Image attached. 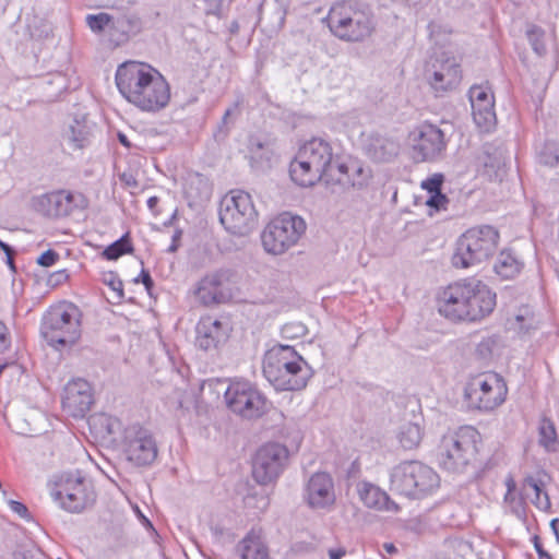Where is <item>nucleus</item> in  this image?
<instances>
[{
    "label": "nucleus",
    "instance_id": "nucleus-7",
    "mask_svg": "<svg viewBox=\"0 0 559 559\" xmlns=\"http://www.w3.org/2000/svg\"><path fill=\"white\" fill-rule=\"evenodd\" d=\"M219 221L233 235H249L258 224V212L251 195L242 190L227 193L221 202Z\"/></svg>",
    "mask_w": 559,
    "mask_h": 559
},
{
    "label": "nucleus",
    "instance_id": "nucleus-52",
    "mask_svg": "<svg viewBox=\"0 0 559 559\" xmlns=\"http://www.w3.org/2000/svg\"><path fill=\"white\" fill-rule=\"evenodd\" d=\"M533 543H534V548H535V550H536V552H537V555H538V559H552V557L550 556V554H549V552H547V551L544 549V547H543V545H542V543H540V539H539V537H538L537 535H535V536L533 537Z\"/></svg>",
    "mask_w": 559,
    "mask_h": 559
},
{
    "label": "nucleus",
    "instance_id": "nucleus-10",
    "mask_svg": "<svg viewBox=\"0 0 559 559\" xmlns=\"http://www.w3.org/2000/svg\"><path fill=\"white\" fill-rule=\"evenodd\" d=\"M305 230L306 223L301 217L283 213L264 228L262 245L269 253L282 254L298 241Z\"/></svg>",
    "mask_w": 559,
    "mask_h": 559
},
{
    "label": "nucleus",
    "instance_id": "nucleus-15",
    "mask_svg": "<svg viewBox=\"0 0 559 559\" xmlns=\"http://www.w3.org/2000/svg\"><path fill=\"white\" fill-rule=\"evenodd\" d=\"M288 461L285 445L271 442L262 445L252 462V476L257 483L267 485L274 481L284 471Z\"/></svg>",
    "mask_w": 559,
    "mask_h": 559
},
{
    "label": "nucleus",
    "instance_id": "nucleus-62",
    "mask_svg": "<svg viewBox=\"0 0 559 559\" xmlns=\"http://www.w3.org/2000/svg\"><path fill=\"white\" fill-rule=\"evenodd\" d=\"M550 527L556 535L557 542L559 543V519L551 520Z\"/></svg>",
    "mask_w": 559,
    "mask_h": 559
},
{
    "label": "nucleus",
    "instance_id": "nucleus-41",
    "mask_svg": "<svg viewBox=\"0 0 559 559\" xmlns=\"http://www.w3.org/2000/svg\"><path fill=\"white\" fill-rule=\"evenodd\" d=\"M13 559H46L45 554L35 546L20 547L13 552Z\"/></svg>",
    "mask_w": 559,
    "mask_h": 559
},
{
    "label": "nucleus",
    "instance_id": "nucleus-3",
    "mask_svg": "<svg viewBox=\"0 0 559 559\" xmlns=\"http://www.w3.org/2000/svg\"><path fill=\"white\" fill-rule=\"evenodd\" d=\"M330 31L345 41H362L369 37L374 23L370 11L354 0L334 4L328 15Z\"/></svg>",
    "mask_w": 559,
    "mask_h": 559
},
{
    "label": "nucleus",
    "instance_id": "nucleus-8",
    "mask_svg": "<svg viewBox=\"0 0 559 559\" xmlns=\"http://www.w3.org/2000/svg\"><path fill=\"white\" fill-rule=\"evenodd\" d=\"M52 499L71 513H81L96 499L92 483L79 471L58 476L51 489Z\"/></svg>",
    "mask_w": 559,
    "mask_h": 559
},
{
    "label": "nucleus",
    "instance_id": "nucleus-28",
    "mask_svg": "<svg viewBox=\"0 0 559 559\" xmlns=\"http://www.w3.org/2000/svg\"><path fill=\"white\" fill-rule=\"evenodd\" d=\"M298 152L312 163L314 168H319L326 176H332L333 170V148L330 142L321 138H312L304 143Z\"/></svg>",
    "mask_w": 559,
    "mask_h": 559
},
{
    "label": "nucleus",
    "instance_id": "nucleus-14",
    "mask_svg": "<svg viewBox=\"0 0 559 559\" xmlns=\"http://www.w3.org/2000/svg\"><path fill=\"white\" fill-rule=\"evenodd\" d=\"M122 445L127 460L135 466L151 465L158 454L153 433L138 424L124 429Z\"/></svg>",
    "mask_w": 559,
    "mask_h": 559
},
{
    "label": "nucleus",
    "instance_id": "nucleus-45",
    "mask_svg": "<svg viewBox=\"0 0 559 559\" xmlns=\"http://www.w3.org/2000/svg\"><path fill=\"white\" fill-rule=\"evenodd\" d=\"M105 283L117 294L118 299L123 298L122 281L115 273H109Z\"/></svg>",
    "mask_w": 559,
    "mask_h": 559
},
{
    "label": "nucleus",
    "instance_id": "nucleus-21",
    "mask_svg": "<svg viewBox=\"0 0 559 559\" xmlns=\"http://www.w3.org/2000/svg\"><path fill=\"white\" fill-rule=\"evenodd\" d=\"M361 146L365 155L377 164L392 163L401 152V142L397 138L379 131L361 133Z\"/></svg>",
    "mask_w": 559,
    "mask_h": 559
},
{
    "label": "nucleus",
    "instance_id": "nucleus-6",
    "mask_svg": "<svg viewBox=\"0 0 559 559\" xmlns=\"http://www.w3.org/2000/svg\"><path fill=\"white\" fill-rule=\"evenodd\" d=\"M478 431L472 426H464L442 438L438 460L443 469L463 473L475 460Z\"/></svg>",
    "mask_w": 559,
    "mask_h": 559
},
{
    "label": "nucleus",
    "instance_id": "nucleus-36",
    "mask_svg": "<svg viewBox=\"0 0 559 559\" xmlns=\"http://www.w3.org/2000/svg\"><path fill=\"white\" fill-rule=\"evenodd\" d=\"M133 246L130 240L129 233L124 234L118 240L109 245L104 251L103 257L107 260L114 261L119 259L126 253H132Z\"/></svg>",
    "mask_w": 559,
    "mask_h": 559
},
{
    "label": "nucleus",
    "instance_id": "nucleus-47",
    "mask_svg": "<svg viewBox=\"0 0 559 559\" xmlns=\"http://www.w3.org/2000/svg\"><path fill=\"white\" fill-rule=\"evenodd\" d=\"M272 10L273 13L276 15L277 27H283L287 13L286 4L283 1H275Z\"/></svg>",
    "mask_w": 559,
    "mask_h": 559
},
{
    "label": "nucleus",
    "instance_id": "nucleus-58",
    "mask_svg": "<svg viewBox=\"0 0 559 559\" xmlns=\"http://www.w3.org/2000/svg\"><path fill=\"white\" fill-rule=\"evenodd\" d=\"M120 180L128 187L138 186L136 179L131 174L123 173L122 175H120Z\"/></svg>",
    "mask_w": 559,
    "mask_h": 559
},
{
    "label": "nucleus",
    "instance_id": "nucleus-51",
    "mask_svg": "<svg viewBox=\"0 0 559 559\" xmlns=\"http://www.w3.org/2000/svg\"><path fill=\"white\" fill-rule=\"evenodd\" d=\"M10 345L9 332L5 324L0 321V352L5 350Z\"/></svg>",
    "mask_w": 559,
    "mask_h": 559
},
{
    "label": "nucleus",
    "instance_id": "nucleus-25",
    "mask_svg": "<svg viewBox=\"0 0 559 559\" xmlns=\"http://www.w3.org/2000/svg\"><path fill=\"white\" fill-rule=\"evenodd\" d=\"M472 115L475 123L484 131H489L496 123L495 99L490 91L483 86L469 90Z\"/></svg>",
    "mask_w": 559,
    "mask_h": 559
},
{
    "label": "nucleus",
    "instance_id": "nucleus-43",
    "mask_svg": "<svg viewBox=\"0 0 559 559\" xmlns=\"http://www.w3.org/2000/svg\"><path fill=\"white\" fill-rule=\"evenodd\" d=\"M444 177L442 174H435L421 182V188L427 190L429 194L441 191Z\"/></svg>",
    "mask_w": 559,
    "mask_h": 559
},
{
    "label": "nucleus",
    "instance_id": "nucleus-63",
    "mask_svg": "<svg viewBox=\"0 0 559 559\" xmlns=\"http://www.w3.org/2000/svg\"><path fill=\"white\" fill-rule=\"evenodd\" d=\"M118 140L127 148H130L132 146L131 142L129 141L128 136L124 133L119 132Z\"/></svg>",
    "mask_w": 559,
    "mask_h": 559
},
{
    "label": "nucleus",
    "instance_id": "nucleus-35",
    "mask_svg": "<svg viewBox=\"0 0 559 559\" xmlns=\"http://www.w3.org/2000/svg\"><path fill=\"white\" fill-rule=\"evenodd\" d=\"M421 428L417 424L407 423L401 427L399 440L406 450L416 448L421 441Z\"/></svg>",
    "mask_w": 559,
    "mask_h": 559
},
{
    "label": "nucleus",
    "instance_id": "nucleus-17",
    "mask_svg": "<svg viewBox=\"0 0 559 559\" xmlns=\"http://www.w3.org/2000/svg\"><path fill=\"white\" fill-rule=\"evenodd\" d=\"M425 75L437 94L455 90L462 80L460 63L454 57H449L444 52L440 57L431 59L425 70Z\"/></svg>",
    "mask_w": 559,
    "mask_h": 559
},
{
    "label": "nucleus",
    "instance_id": "nucleus-20",
    "mask_svg": "<svg viewBox=\"0 0 559 559\" xmlns=\"http://www.w3.org/2000/svg\"><path fill=\"white\" fill-rule=\"evenodd\" d=\"M472 292L468 280L450 284L438 299L440 314L452 321H468V301Z\"/></svg>",
    "mask_w": 559,
    "mask_h": 559
},
{
    "label": "nucleus",
    "instance_id": "nucleus-22",
    "mask_svg": "<svg viewBox=\"0 0 559 559\" xmlns=\"http://www.w3.org/2000/svg\"><path fill=\"white\" fill-rule=\"evenodd\" d=\"M169 99V84L162 73L156 70L148 83L131 99L130 104L143 111L156 112L165 108Z\"/></svg>",
    "mask_w": 559,
    "mask_h": 559
},
{
    "label": "nucleus",
    "instance_id": "nucleus-26",
    "mask_svg": "<svg viewBox=\"0 0 559 559\" xmlns=\"http://www.w3.org/2000/svg\"><path fill=\"white\" fill-rule=\"evenodd\" d=\"M468 285L472 288L468 301V321H479L490 314L496 307V294L476 278H468Z\"/></svg>",
    "mask_w": 559,
    "mask_h": 559
},
{
    "label": "nucleus",
    "instance_id": "nucleus-53",
    "mask_svg": "<svg viewBox=\"0 0 559 559\" xmlns=\"http://www.w3.org/2000/svg\"><path fill=\"white\" fill-rule=\"evenodd\" d=\"M525 486L533 489L536 496L537 503H539L542 486L532 476L525 478Z\"/></svg>",
    "mask_w": 559,
    "mask_h": 559
},
{
    "label": "nucleus",
    "instance_id": "nucleus-9",
    "mask_svg": "<svg viewBox=\"0 0 559 559\" xmlns=\"http://www.w3.org/2000/svg\"><path fill=\"white\" fill-rule=\"evenodd\" d=\"M508 388L496 372L478 374L472 378L465 388V400L469 407L489 412L500 406L507 396Z\"/></svg>",
    "mask_w": 559,
    "mask_h": 559
},
{
    "label": "nucleus",
    "instance_id": "nucleus-42",
    "mask_svg": "<svg viewBox=\"0 0 559 559\" xmlns=\"http://www.w3.org/2000/svg\"><path fill=\"white\" fill-rule=\"evenodd\" d=\"M204 3V13L206 15H213L217 19H223L224 14V3L223 0H202Z\"/></svg>",
    "mask_w": 559,
    "mask_h": 559
},
{
    "label": "nucleus",
    "instance_id": "nucleus-38",
    "mask_svg": "<svg viewBox=\"0 0 559 559\" xmlns=\"http://www.w3.org/2000/svg\"><path fill=\"white\" fill-rule=\"evenodd\" d=\"M539 443L548 451H556L558 447L557 431L549 419H543L539 426Z\"/></svg>",
    "mask_w": 559,
    "mask_h": 559
},
{
    "label": "nucleus",
    "instance_id": "nucleus-56",
    "mask_svg": "<svg viewBox=\"0 0 559 559\" xmlns=\"http://www.w3.org/2000/svg\"><path fill=\"white\" fill-rule=\"evenodd\" d=\"M181 230H176L175 234L173 235V238H171V245L169 246V248L167 249L168 252L170 253H174L178 250L179 248V243H178V240L180 239L181 237Z\"/></svg>",
    "mask_w": 559,
    "mask_h": 559
},
{
    "label": "nucleus",
    "instance_id": "nucleus-54",
    "mask_svg": "<svg viewBox=\"0 0 559 559\" xmlns=\"http://www.w3.org/2000/svg\"><path fill=\"white\" fill-rule=\"evenodd\" d=\"M355 173L358 176H364V178H361L357 181H353V186H358V187L365 186L367 183V179L369 178V174L362 167H356Z\"/></svg>",
    "mask_w": 559,
    "mask_h": 559
},
{
    "label": "nucleus",
    "instance_id": "nucleus-59",
    "mask_svg": "<svg viewBox=\"0 0 559 559\" xmlns=\"http://www.w3.org/2000/svg\"><path fill=\"white\" fill-rule=\"evenodd\" d=\"M49 83H55L58 85L59 87V91L61 92L62 90H66L67 88V85H66V78L61 74V73H57L53 75L52 80L49 81Z\"/></svg>",
    "mask_w": 559,
    "mask_h": 559
},
{
    "label": "nucleus",
    "instance_id": "nucleus-11",
    "mask_svg": "<svg viewBox=\"0 0 559 559\" xmlns=\"http://www.w3.org/2000/svg\"><path fill=\"white\" fill-rule=\"evenodd\" d=\"M158 19L159 12L154 10L146 12L136 10L118 11L114 14L110 28V45L121 47L128 44L145 29L154 27Z\"/></svg>",
    "mask_w": 559,
    "mask_h": 559
},
{
    "label": "nucleus",
    "instance_id": "nucleus-40",
    "mask_svg": "<svg viewBox=\"0 0 559 559\" xmlns=\"http://www.w3.org/2000/svg\"><path fill=\"white\" fill-rule=\"evenodd\" d=\"M538 160L540 164L549 167L557 166L559 163V147L555 142H547L544 144L538 153Z\"/></svg>",
    "mask_w": 559,
    "mask_h": 559
},
{
    "label": "nucleus",
    "instance_id": "nucleus-57",
    "mask_svg": "<svg viewBox=\"0 0 559 559\" xmlns=\"http://www.w3.org/2000/svg\"><path fill=\"white\" fill-rule=\"evenodd\" d=\"M264 150V144L259 140H251L249 151L252 155H258L260 151Z\"/></svg>",
    "mask_w": 559,
    "mask_h": 559
},
{
    "label": "nucleus",
    "instance_id": "nucleus-50",
    "mask_svg": "<svg viewBox=\"0 0 559 559\" xmlns=\"http://www.w3.org/2000/svg\"><path fill=\"white\" fill-rule=\"evenodd\" d=\"M140 281L143 283V285L145 286L146 290L150 293V292H151V289H152V288H153V286H154V282H153V280H152V277H151V275H150L148 271H146V270L142 269V271H141V273H140V276H139V277H136V278L134 280V282H135V283H139Z\"/></svg>",
    "mask_w": 559,
    "mask_h": 559
},
{
    "label": "nucleus",
    "instance_id": "nucleus-1",
    "mask_svg": "<svg viewBox=\"0 0 559 559\" xmlns=\"http://www.w3.org/2000/svg\"><path fill=\"white\" fill-rule=\"evenodd\" d=\"M263 374L276 391H298L306 388L313 370L293 346L278 344L265 353Z\"/></svg>",
    "mask_w": 559,
    "mask_h": 559
},
{
    "label": "nucleus",
    "instance_id": "nucleus-44",
    "mask_svg": "<svg viewBox=\"0 0 559 559\" xmlns=\"http://www.w3.org/2000/svg\"><path fill=\"white\" fill-rule=\"evenodd\" d=\"M448 203V197L441 191L431 193L428 200L426 201V205L436 211L445 210Z\"/></svg>",
    "mask_w": 559,
    "mask_h": 559
},
{
    "label": "nucleus",
    "instance_id": "nucleus-46",
    "mask_svg": "<svg viewBox=\"0 0 559 559\" xmlns=\"http://www.w3.org/2000/svg\"><path fill=\"white\" fill-rule=\"evenodd\" d=\"M59 259V254L52 250V249H49L45 252H43L38 259H37V263L41 266H51L53 265Z\"/></svg>",
    "mask_w": 559,
    "mask_h": 559
},
{
    "label": "nucleus",
    "instance_id": "nucleus-16",
    "mask_svg": "<svg viewBox=\"0 0 559 559\" xmlns=\"http://www.w3.org/2000/svg\"><path fill=\"white\" fill-rule=\"evenodd\" d=\"M413 159L416 163L436 162L447 150L444 132L432 123H424L413 133Z\"/></svg>",
    "mask_w": 559,
    "mask_h": 559
},
{
    "label": "nucleus",
    "instance_id": "nucleus-24",
    "mask_svg": "<svg viewBox=\"0 0 559 559\" xmlns=\"http://www.w3.org/2000/svg\"><path fill=\"white\" fill-rule=\"evenodd\" d=\"M93 404L91 384L84 379L70 381L64 388L63 409L74 418L84 417Z\"/></svg>",
    "mask_w": 559,
    "mask_h": 559
},
{
    "label": "nucleus",
    "instance_id": "nucleus-55",
    "mask_svg": "<svg viewBox=\"0 0 559 559\" xmlns=\"http://www.w3.org/2000/svg\"><path fill=\"white\" fill-rule=\"evenodd\" d=\"M231 115V109H227L222 118V122L221 124L218 126V133L216 134L217 135H223V136H226L227 133H228V129L225 128L226 123H227V119L229 118V116Z\"/></svg>",
    "mask_w": 559,
    "mask_h": 559
},
{
    "label": "nucleus",
    "instance_id": "nucleus-27",
    "mask_svg": "<svg viewBox=\"0 0 559 559\" xmlns=\"http://www.w3.org/2000/svg\"><path fill=\"white\" fill-rule=\"evenodd\" d=\"M195 345L202 350L216 349L228 338L227 326L217 319L203 317L195 326Z\"/></svg>",
    "mask_w": 559,
    "mask_h": 559
},
{
    "label": "nucleus",
    "instance_id": "nucleus-4",
    "mask_svg": "<svg viewBox=\"0 0 559 559\" xmlns=\"http://www.w3.org/2000/svg\"><path fill=\"white\" fill-rule=\"evenodd\" d=\"M499 239L498 229L490 225L467 229L456 241L455 252L452 257L453 266L467 269L486 261L497 251Z\"/></svg>",
    "mask_w": 559,
    "mask_h": 559
},
{
    "label": "nucleus",
    "instance_id": "nucleus-19",
    "mask_svg": "<svg viewBox=\"0 0 559 559\" xmlns=\"http://www.w3.org/2000/svg\"><path fill=\"white\" fill-rule=\"evenodd\" d=\"M155 68L145 62L126 61L118 66L115 81L119 93L130 103L148 83Z\"/></svg>",
    "mask_w": 559,
    "mask_h": 559
},
{
    "label": "nucleus",
    "instance_id": "nucleus-30",
    "mask_svg": "<svg viewBox=\"0 0 559 559\" xmlns=\"http://www.w3.org/2000/svg\"><path fill=\"white\" fill-rule=\"evenodd\" d=\"M302 157L304 156L297 152V155L290 163L289 175L296 185L300 187H312L326 175L319 168H314L312 163Z\"/></svg>",
    "mask_w": 559,
    "mask_h": 559
},
{
    "label": "nucleus",
    "instance_id": "nucleus-23",
    "mask_svg": "<svg viewBox=\"0 0 559 559\" xmlns=\"http://www.w3.org/2000/svg\"><path fill=\"white\" fill-rule=\"evenodd\" d=\"M304 500L313 510L334 506L336 496L332 476L325 472L312 474L305 485Z\"/></svg>",
    "mask_w": 559,
    "mask_h": 559
},
{
    "label": "nucleus",
    "instance_id": "nucleus-34",
    "mask_svg": "<svg viewBox=\"0 0 559 559\" xmlns=\"http://www.w3.org/2000/svg\"><path fill=\"white\" fill-rule=\"evenodd\" d=\"M90 425L97 429L103 437L116 435L121 427L120 420L107 414L94 415L88 420Z\"/></svg>",
    "mask_w": 559,
    "mask_h": 559
},
{
    "label": "nucleus",
    "instance_id": "nucleus-33",
    "mask_svg": "<svg viewBox=\"0 0 559 559\" xmlns=\"http://www.w3.org/2000/svg\"><path fill=\"white\" fill-rule=\"evenodd\" d=\"M93 128L94 124H90L85 120H75L74 123L70 126L68 132V140L72 147L75 150H82L90 145L93 136Z\"/></svg>",
    "mask_w": 559,
    "mask_h": 559
},
{
    "label": "nucleus",
    "instance_id": "nucleus-48",
    "mask_svg": "<svg viewBox=\"0 0 559 559\" xmlns=\"http://www.w3.org/2000/svg\"><path fill=\"white\" fill-rule=\"evenodd\" d=\"M9 506L11 510L14 513L19 514L22 519L31 520V514L28 512L27 507L24 503L16 500H9Z\"/></svg>",
    "mask_w": 559,
    "mask_h": 559
},
{
    "label": "nucleus",
    "instance_id": "nucleus-39",
    "mask_svg": "<svg viewBox=\"0 0 559 559\" xmlns=\"http://www.w3.org/2000/svg\"><path fill=\"white\" fill-rule=\"evenodd\" d=\"M526 37L533 48V50L538 56H544L547 52L544 38H545V31L534 24H530L526 27Z\"/></svg>",
    "mask_w": 559,
    "mask_h": 559
},
{
    "label": "nucleus",
    "instance_id": "nucleus-64",
    "mask_svg": "<svg viewBox=\"0 0 559 559\" xmlns=\"http://www.w3.org/2000/svg\"><path fill=\"white\" fill-rule=\"evenodd\" d=\"M383 549L390 555H393L397 551V548L392 543L383 544Z\"/></svg>",
    "mask_w": 559,
    "mask_h": 559
},
{
    "label": "nucleus",
    "instance_id": "nucleus-49",
    "mask_svg": "<svg viewBox=\"0 0 559 559\" xmlns=\"http://www.w3.org/2000/svg\"><path fill=\"white\" fill-rule=\"evenodd\" d=\"M68 280V274L66 270L57 271L49 275L47 284L51 287H56L61 285Z\"/></svg>",
    "mask_w": 559,
    "mask_h": 559
},
{
    "label": "nucleus",
    "instance_id": "nucleus-13",
    "mask_svg": "<svg viewBox=\"0 0 559 559\" xmlns=\"http://www.w3.org/2000/svg\"><path fill=\"white\" fill-rule=\"evenodd\" d=\"M33 209L51 218L71 215L74 211H83L88 206V200L81 192L58 190L38 195L32 201Z\"/></svg>",
    "mask_w": 559,
    "mask_h": 559
},
{
    "label": "nucleus",
    "instance_id": "nucleus-60",
    "mask_svg": "<svg viewBox=\"0 0 559 559\" xmlns=\"http://www.w3.org/2000/svg\"><path fill=\"white\" fill-rule=\"evenodd\" d=\"M345 556L344 549H331L329 550V558L330 559H342Z\"/></svg>",
    "mask_w": 559,
    "mask_h": 559
},
{
    "label": "nucleus",
    "instance_id": "nucleus-61",
    "mask_svg": "<svg viewBox=\"0 0 559 559\" xmlns=\"http://www.w3.org/2000/svg\"><path fill=\"white\" fill-rule=\"evenodd\" d=\"M0 249L5 253L7 258L11 260V254H14L12 247L0 240Z\"/></svg>",
    "mask_w": 559,
    "mask_h": 559
},
{
    "label": "nucleus",
    "instance_id": "nucleus-37",
    "mask_svg": "<svg viewBox=\"0 0 559 559\" xmlns=\"http://www.w3.org/2000/svg\"><path fill=\"white\" fill-rule=\"evenodd\" d=\"M114 22V14L100 12L98 14H90L86 16V23L94 33L105 32L110 43V28Z\"/></svg>",
    "mask_w": 559,
    "mask_h": 559
},
{
    "label": "nucleus",
    "instance_id": "nucleus-31",
    "mask_svg": "<svg viewBox=\"0 0 559 559\" xmlns=\"http://www.w3.org/2000/svg\"><path fill=\"white\" fill-rule=\"evenodd\" d=\"M241 559H269L266 546L260 535L250 531L237 546Z\"/></svg>",
    "mask_w": 559,
    "mask_h": 559
},
{
    "label": "nucleus",
    "instance_id": "nucleus-32",
    "mask_svg": "<svg viewBox=\"0 0 559 559\" xmlns=\"http://www.w3.org/2000/svg\"><path fill=\"white\" fill-rule=\"evenodd\" d=\"M524 264L518 257L510 250H502L493 265V271L502 280H512L516 277Z\"/></svg>",
    "mask_w": 559,
    "mask_h": 559
},
{
    "label": "nucleus",
    "instance_id": "nucleus-29",
    "mask_svg": "<svg viewBox=\"0 0 559 559\" xmlns=\"http://www.w3.org/2000/svg\"><path fill=\"white\" fill-rule=\"evenodd\" d=\"M357 493L365 507L382 512H399L400 507L380 487L369 483L360 481L356 486Z\"/></svg>",
    "mask_w": 559,
    "mask_h": 559
},
{
    "label": "nucleus",
    "instance_id": "nucleus-2",
    "mask_svg": "<svg viewBox=\"0 0 559 559\" xmlns=\"http://www.w3.org/2000/svg\"><path fill=\"white\" fill-rule=\"evenodd\" d=\"M82 312L72 302L51 306L41 319L40 335L56 349L74 345L81 337Z\"/></svg>",
    "mask_w": 559,
    "mask_h": 559
},
{
    "label": "nucleus",
    "instance_id": "nucleus-18",
    "mask_svg": "<svg viewBox=\"0 0 559 559\" xmlns=\"http://www.w3.org/2000/svg\"><path fill=\"white\" fill-rule=\"evenodd\" d=\"M233 276V271L227 269H221L205 275L199 281L194 289L197 299L206 307L227 302L231 298L229 284Z\"/></svg>",
    "mask_w": 559,
    "mask_h": 559
},
{
    "label": "nucleus",
    "instance_id": "nucleus-5",
    "mask_svg": "<svg viewBox=\"0 0 559 559\" xmlns=\"http://www.w3.org/2000/svg\"><path fill=\"white\" fill-rule=\"evenodd\" d=\"M440 484L439 475L418 461H406L394 466L390 474V488L408 498H423L432 493Z\"/></svg>",
    "mask_w": 559,
    "mask_h": 559
},
{
    "label": "nucleus",
    "instance_id": "nucleus-12",
    "mask_svg": "<svg viewBox=\"0 0 559 559\" xmlns=\"http://www.w3.org/2000/svg\"><path fill=\"white\" fill-rule=\"evenodd\" d=\"M225 401L228 408L242 418L261 417L267 409L266 397L250 382H231L226 392Z\"/></svg>",
    "mask_w": 559,
    "mask_h": 559
}]
</instances>
